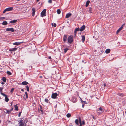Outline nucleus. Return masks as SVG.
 <instances>
[{"instance_id":"32","label":"nucleus","mask_w":126,"mask_h":126,"mask_svg":"<svg viewBox=\"0 0 126 126\" xmlns=\"http://www.w3.org/2000/svg\"><path fill=\"white\" fill-rule=\"evenodd\" d=\"M71 114L70 113H67L66 114V116L68 118L70 117H71Z\"/></svg>"},{"instance_id":"13","label":"nucleus","mask_w":126,"mask_h":126,"mask_svg":"<svg viewBox=\"0 0 126 126\" xmlns=\"http://www.w3.org/2000/svg\"><path fill=\"white\" fill-rule=\"evenodd\" d=\"M71 14L70 13H68L65 16V18H68L71 15Z\"/></svg>"},{"instance_id":"42","label":"nucleus","mask_w":126,"mask_h":126,"mask_svg":"<svg viewBox=\"0 0 126 126\" xmlns=\"http://www.w3.org/2000/svg\"><path fill=\"white\" fill-rule=\"evenodd\" d=\"M3 89V88L2 87H0V92H2V90Z\"/></svg>"},{"instance_id":"5","label":"nucleus","mask_w":126,"mask_h":126,"mask_svg":"<svg viewBox=\"0 0 126 126\" xmlns=\"http://www.w3.org/2000/svg\"><path fill=\"white\" fill-rule=\"evenodd\" d=\"M6 30L7 31H10L12 32H14L15 31V30L14 28H7L6 29Z\"/></svg>"},{"instance_id":"2","label":"nucleus","mask_w":126,"mask_h":126,"mask_svg":"<svg viewBox=\"0 0 126 126\" xmlns=\"http://www.w3.org/2000/svg\"><path fill=\"white\" fill-rule=\"evenodd\" d=\"M68 42L70 44L73 41V37L72 36H70L68 38Z\"/></svg>"},{"instance_id":"59","label":"nucleus","mask_w":126,"mask_h":126,"mask_svg":"<svg viewBox=\"0 0 126 126\" xmlns=\"http://www.w3.org/2000/svg\"><path fill=\"white\" fill-rule=\"evenodd\" d=\"M40 78H42V76H40Z\"/></svg>"},{"instance_id":"53","label":"nucleus","mask_w":126,"mask_h":126,"mask_svg":"<svg viewBox=\"0 0 126 126\" xmlns=\"http://www.w3.org/2000/svg\"><path fill=\"white\" fill-rule=\"evenodd\" d=\"M40 109H42V106L41 105H40Z\"/></svg>"},{"instance_id":"26","label":"nucleus","mask_w":126,"mask_h":126,"mask_svg":"<svg viewBox=\"0 0 126 126\" xmlns=\"http://www.w3.org/2000/svg\"><path fill=\"white\" fill-rule=\"evenodd\" d=\"M90 2V1L89 0H88L86 2V5H85V6L86 7H87L88 6Z\"/></svg>"},{"instance_id":"55","label":"nucleus","mask_w":126,"mask_h":126,"mask_svg":"<svg viewBox=\"0 0 126 126\" xmlns=\"http://www.w3.org/2000/svg\"><path fill=\"white\" fill-rule=\"evenodd\" d=\"M79 126H82V124H80V125Z\"/></svg>"},{"instance_id":"24","label":"nucleus","mask_w":126,"mask_h":126,"mask_svg":"<svg viewBox=\"0 0 126 126\" xmlns=\"http://www.w3.org/2000/svg\"><path fill=\"white\" fill-rule=\"evenodd\" d=\"M5 100L6 102H8L9 101V99L7 97V95L5 97Z\"/></svg>"},{"instance_id":"27","label":"nucleus","mask_w":126,"mask_h":126,"mask_svg":"<svg viewBox=\"0 0 126 126\" xmlns=\"http://www.w3.org/2000/svg\"><path fill=\"white\" fill-rule=\"evenodd\" d=\"M14 107L15 108V110L17 111H18V109L17 106V105L16 104V105H15Z\"/></svg>"},{"instance_id":"41","label":"nucleus","mask_w":126,"mask_h":126,"mask_svg":"<svg viewBox=\"0 0 126 126\" xmlns=\"http://www.w3.org/2000/svg\"><path fill=\"white\" fill-rule=\"evenodd\" d=\"M14 89L13 88H12L11 89V91H10V92L11 93H12L13 92Z\"/></svg>"},{"instance_id":"8","label":"nucleus","mask_w":126,"mask_h":126,"mask_svg":"<svg viewBox=\"0 0 126 126\" xmlns=\"http://www.w3.org/2000/svg\"><path fill=\"white\" fill-rule=\"evenodd\" d=\"M80 31V29L79 28H78L75 29L74 32V35L75 36H76V35L77 32V31Z\"/></svg>"},{"instance_id":"1","label":"nucleus","mask_w":126,"mask_h":126,"mask_svg":"<svg viewBox=\"0 0 126 126\" xmlns=\"http://www.w3.org/2000/svg\"><path fill=\"white\" fill-rule=\"evenodd\" d=\"M19 123L21 122L22 123V125L24 126H26V123L28 122V120L26 118H20V120L18 121Z\"/></svg>"},{"instance_id":"3","label":"nucleus","mask_w":126,"mask_h":126,"mask_svg":"<svg viewBox=\"0 0 126 126\" xmlns=\"http://www.w3.org/2000/svg\"><path fill=\"white\" fill-rule=\"evenodd\" d=\"M13 9V8L12 7H9L6 9H5L3 11V13H4L6 11H10L12 10Z\"/></svg>"},{"instance_id":"36","label":"nucleus","mask_w":126,"mask_h":126,"mask_svg":"<svg viewBox=\"0 0 126 126\" xmlns=\"http://www.w3.org/2000/svg\"><path fill=\"white\" fill-rule=\"evenodd\" d=\"M68 50V48H65L64 49V52L66 53L67 51Z\"/></svg>"},{"instance_id":"11","label":"nucleus","mask_w":126,"mask_h":126,"mask_svg":"<svg viewBox=\"0 0 126 126\" xmlns=\"http://www.w3.org/2000/svg\"><path fill=\"white\" fill-rule=\"evenodd\" d=\"M35 8H32V15L33 16H34V15L35 13Z\"/></svg>"},{"instance_id":"16","label":"nucleus","mask_w":126,"mask_h":126,"mask_svg":"<svg viewBox=\"0 0 126 126\" xmlns=\"http://www.w3.org/2000/svg\"><path fill=\"white\" fill-rule=\"evenodd\" d=\"M67 35H64L63 38V41L64 42L66 41L67 40Z\"/></svg>"},{"instance_id":"29","label":"nucleus","mask_w":126,"mask_h":126,"mask_svg":"<svg viewBox=\"0 0 126 126\" xmlns=\"http://www.w3.org/2000/svg\"><path fill=\"white\" fill-rule=\"evenodd\" d=\"M2 80L3 82H6V79L5 77H3L2 78Z\"/></svg>"},{"instance_id":"28","label":"nucleus","mask_w":126,"mask_h":126,"mask_svg":"<svg viewBox=\"0 0 126 126\" xmlns=\"http://www.w3.org/2000/svg\"><path fill=\"white\" fill-rule=\"evenodd\" d=\"M79 120L78 119H76L75 120V122L76 124H77V125H79Z\"/></svg>"},{"instance_id":"6","label":"nucleus","mask_w":126,"mask_h":126,"mask_svg":"<svg viewBox=\"0 0 126 126\" xmlns=\"http://www.w3.org/2000/svg\"><path fill=\"white\" fill-rule=\"evenodd\" d=\"M46 9H44L41 13V15L42 16H46Z\"/></svg>"},{"instance_id":"21","label":"nucleus","mask_w":126,"mask_h":126,"mask_svg":"<svg viewBox=\"0 0 126 126\" xmlns=\"http://www.w3.org/2000/svg\"><path fill=\"white\" fill-rule=\"evenodd\" d=\"M82 42L84 43V42L85 39V37L83 35L82 36Z\"/></svg>"},{"instance_id":"37","label":"nucleus","mask_w":126,"mask_h":126,"mask_svg":"<svg viewBox=\"0 0 126 126\" xmlns=\"http://www.w3.org/2000/svg\"><path fill=\"white\" fill-rule=\"evenodd\" d=\"M0 94L2 95L5 97L7 95H6V94H4L3 93H2V92H0Z\"/></svg>"},{"instance_id":"58","label":"nucleus","mask_w":126,"mask_h":126,"mask_svg":"<svg viewBox=\"0 0 126 126\" xmlns=\"http://www.w3.org/2000/svg\"><path fill=\"white\" fill-rule=\"evenodd\" d=\"M82 63H83V62H84V60H82Z\"/></svg>"},{"instance_id":"31","label":"nucleus","mask_w":126,"mask_h":126,"mask_svg":"<svg viewBox=\"0 0 126 126\" xmlns=\"http://www.w3.org/2000/svg\"><path fill=\"white\" fill-rule=\"evenodd\" d=\"M25 94L26 96V98L25 99L26 100V99H27L28 98V94L26 92H25Z\"/></svg>"},{"instance_id":"54","label":"nucleus","mask_w":126,"mask_h":126,"mask_svg":"<svg viewBox=\"0 0 126 126\" xmlns=\"http://www.w3.org/2000/svg\"><path fill=\"white\" fill-rule=\"evenodd\" d=\"M84 104H82V107H84Z\"/></svg>"},{"instance_id":"15","label":"nucleus","mask_w":126,"mask_h":126,"mask_svg":"<svg viewBox=\"0 0 126 126\" xmlns=\"http://www.w3.org/2000/svg\"><path fill=\"white\" fill-rule=\"evenodd\" d=\"M123 29L122 26H121L120 28L118 30H117L116 32V33L118 34L120 31H121Z\"/></svg>"},{"instance_id":"34","label":"nucleus","mask_w":126,"mask_h":126,"mask_svg":"<svg viewBox=\"0 0 126 126\" xmlns=\"http://www.w3.org/2000/svg\"><path fill=\"white\" fill-rule=\"evenodd\" d=\"M7 73L8 75H10L12 74V73H11V72L8 71H7Z\"/></svg>"},{"instance_id":"22","label":"nucleus","mask_w":126,"mask_h":126,"mask_svg":"<svg viewBox=\"0 0 126 126\" xmlns=\"http://www.w3.org/2000/svg\"><path fill=\"white\" fill-rule=\"evenodd\" d=\"M72 100L73 102H75L77 100L76 98L75 97H73L72 98Z\"/></svg>"},{"instance_id":"43","label":"nucleus","mask_w":126,"mask_h":126,"mask_svg":"<svg viewBox=\"0 0 126 126\" xmlns=\"http://www.w3.org/2000/svg\"><path fill=\"white\" fill-rule=\"evenodd\" d=\"M48 2L49 3H52V0H49L48 1Z\"/></svg>"},{"instance_id":"17","label":"nucleus","mask_w":126,"mask_h":126,"mask_svg":"<svg viewBox=\"0 0 126 126\" xmlns=\"http://www.w3.org/2000/svg\"><path fill=\"white\" fill-rule=\"evenodd\" d=\"M98 110L102 112H103L104 111V109L103 108L101 107L98 109Z\"/></svg>"},{"instance_id":"44","label":"nucleus","mask_w":126,"mask_h":126,"mask_svg":"<svg viewBox=\"0 0 126 126\" xmlns=\"http://www.w3.org/2000/svg\"><path fill=\"white\" fill-rule=\"evenodd\" d=\"M21 122L20 123H19V126H24L22 125V123H21Z\"/></svg>"},{"instance_id":"56","label":"nucleus","mask_w":126,"mask_h":126,"mask_svg":"<svg viewBox=\"0 0 126 126\" xmlns=\"http://www.w3.org/2000/svg\"><path fill=\"white\" fill-rule=\"evenodd\" d=\"M48 58L49 59H50L51 58V57L50 56H49L48 57Z\"/></svg>"},{"instance_id":"4","label":"nucleus","mask_w":126,"mask_h":126,"mask_svg":"<svg viewBox=\"0 0 126 126\" xmlns=\"http://www.w3.org/2000/svg\"><path fill=\"white\" fill-rule=\"evenodd\" d=\"M58 96V94L56 93H53L51 95V97L53 99H55Z\"/></svg>"},{"instance_id":"57","label":"nucleus","mask_w":126,"mask_h":126,"mask_svg":"<svg viewBox=\"0 0 126 126\" xmlns=\"http://www.w3.org/2000/svg\"><path fill=\"white\" fill-rule=\"evenodd\" d=\"M40 0H37V1L38 2Z\"/></svg>"},{"instance_id":"23","label":"nucleus","mask_w":126,"mask_h":126,"mask_svg":"<svg viewBox=\"0 0 126 126\" xmlns=\"http://www.w3.org/2000/svg\"><path fill=\"white\" fill-rule=\"evenodd\" d=\"M2 24L3 25H6L7 24V22L6 21H5L2 22Z\"/></svg>"},{"instance_id":"46","label":"nucleus","mask_w":126,"mask_h":126,"mask_svg":"<svg viewBox=\"0 0 126 126\" xmlns=\"http://www.w3.org/2000/svg\"><path fill=\"white\" fill-rule=\"evenodd\" d=\"M21 113V112H20L19 113L18 116L19 117L20 116Z\"/></svg>"},{"instance_id":"20","label":"nucleus","mask_w":126,"mask_h":126,"mask_svg":"<svg viewBox=\"0 0 126 126\" xmlns=\"http://www.w3.org/2000/svg\"><path fill=\"white\" fill-rule=\"evenodd\" d=\"M21 84L22 85H26L28 84V83L27 81H24L22 82L21 83Z\"/></svg>"},{"instance_id":"9","label":"nucleus","mask_w":126,"mask_h":126,"mask_svg":"<svg viewBox=\"0 0 126 126\" xmlns=\"http://www.w3.org/2000/svg\"><path fill=\"white\" fill-rule=\"evenodd\" d=\"M85 25H83L81 27L80 29V31L81 32L83 31L85 29Z\"/></svg>"},{"instance_id":"35","label":"nucleus","mask_w":126,"mask_h":126,"mask_svg":"<svg viewBox=\"0 0 126 126\" xmlns=\"http://www.w3.org/2000/svg\"><path fill=\"white\" fill-rule=\"evenodd\" d=\"M92 8L91 7L89 8V12L90 13H92Z\"/></svg>"},{"instance_id":"60","label":"nucleus","mask_w":126,"mask_h":126,"mask_svg":"<svg viewBox=\"0 0 126 126\" xmlns=\"http://www.w3.org/2000/svg\"><path fill=\"white\" fill-rule=\"evenodd\" d=\"M69 126H73L72 125H70Z\"/></svg>"},{"instance_id":"25","label":"nucleus","mask_w":126,"mask_h":126,"mask_svg":"<svg viewBox=\"0 0 126 126\" xmlns=\"http://www.w3.org/2000/svg\"><path fill=\"white\" fill-rule=\"evenodd\" d=\"M110 51V49H107L105 51V52L106 53H109Z\"/></svg>"},{"instance_id":"49","label":"nucleus","mask_w":126,"mask_h":126,"mask_svg":"<svg viewBox=\"0 0 126 126\" xmlns=\"http://www.w3.org/2000/svg\"><path fill=\"white\" fill-rule=\"evenodd\" d=\"M40 111L41 112H42V113H43V110H42V109H40Z\"/></svg>"},{"instance_id":"19","label":"nucleus","mask_w":126,"mask_h":126,"mask_svg":"<svg viewBox=\"0 0 126 126\" xmlns=\"http://www.w3.org/2000/svg\"><path fill=\"white\" fill-rule=\"evenodd\" d=\"M117 95L120 96H125L124 94L121 93H118Z\"/></svg>"},{"instance_id":"18","label":"nucleus","mask_w":126,"mask_h":126,"mask_svg":"<svg viewBox=\"0 0 126 126\" xmlns=\"http://www.w3.org/2000/svg\"><path fill=\"white\" fill-rule=\"evenodd\" d=\"M17 21L16 20H13L11 21H10V23H16Z\"/></svg>"},{"instance_id":"38","label":"nucleus","mask_w":126,"mask_h":126,"mask_svg":"<svg viewBox=\"0 0 126 126\" xmlns=\"http://www.w3.org/2000/svg\"><path fill=\"white\" fill-rule=\"evenodd\" d=\"M79 124H82L81 123V118H79Z\"/></svg>"},{"instance_id":"12","label":"nucleus","mask_w":126,"mask_h":126,"mask_svg":"<svg viewBox=\"0 0 126 126\" xmlns=\"http://www.w3.org/2000/svg\"><path fill=\"white\" fill-rule=\"evenodd\" d=\"M17 48H10L9 49V51H15L17 50Z\"/></svg>"},{"instance_id":"62","label":"nucleus","mask_w":126,"mask_h":126,"mask_svg":"<svg viewBox=\"0 0 126 126\" xmlns=\"http://www.w3.org/2000/svg\"><path fill=\"white\" fill-rule=\"evenodd\" d=\"M93 118L94 119V117H93Z\"/></svg>"},{"instance_id":"14","label":"nucleus","mask_w":126,"mask_h":126,"mask_svg":"<svg viewBox=\"0 0 126 126\" xmlns=\"http://www.w3.org/2000/svg\"><path fill=\"white\" fill-rule=\"evenodd\" d=\"M98 109L97 110V112L98 115L101 114L103 112L101 111H100Z\"/></svg>"},{"instance_id":"39","label":"nucleus","mask_w":126,"mask_h":126,"mask_svg":"<svg viewBox=\"0 0 126 126\" xmlns=\"http://www.w3.org/2000/svg\"><path fill=\"white\" fill-rule=\"evenodd\" d=\"M26 87L27 91L28 92L29 91V87L28 86V85L26 86Z\"/></svg>"},{"instance_id":"10","label":"nucleus","mask_w":126,"mask_h":126,"mask_svg":"<svg viewBox=\"0 0 126 126\" xmlns=\"http://www.w3.org/2000/svg\"><path fill=\"white\" fill-rule=\"evenodd\" d=\"M6 110V112H5V113L6 114L8 113L9 114L13 110V108H12L11 109L8 110Z\"/></svg>"},{"instance_id":"7","label":"nucleus","mask_w":126,"mask_h":126,"mask_svg":"<svg viewBox=\"0 0 126 126\" xmlns=\"http://www.w3.org/2000/svg\"><path fill=\"white\" fill-rule=\"evenodd\" d=\"M23 42H16L13 43V45H15L18 46L20 45L21 44L23 43Z\"/></svg>"},{"instance_id":"50","label":"nucleus","mask_w":126,"mask_h":126,"mask_svg":"<svg viewBox=\"0 0 126 126\" xmlns=\"http://www.w3.org/2000/svg\"><path fill=\"white\" fill-rule=\"evenodd\" d=\"M104 87H105L106 86V85L105 83H104Z\"/></svg>"},{"instance_id":"30","label":"nucleus","mask_w":126,"mask_h":126,"mask_svg":"<svg viewBox=\"0 0 126 126\" xmlns=\"http://www.w3.org/2000/svg\"><path fill=\"white\" fill-rule=\"evenodd\" d=\"M57 14H60L61 11L60 9H58L57 10Z\"/></svg>"},{"instance_id":"45","label":"nucleus","mask_w":126,"mask_h":126,"mask_svg":"<svg viewBox=\"0 0 126 126\" xmlns=\"http://www.w3.org/2000/svg\"><path fill=\"white\" fill-rule=\"evenodd\" d=\"M81 102H83L84 104H87V103L86 102V101H82V100H81Z\"/></svg>"},{"instance_id":"52","label":"nucleus","mask_w":126,"mask_h":126,"mask_svg":"<svg viewBox=\"0 0 126 126\" xmlns=\"http://www.w3.org/2000/svg\"><path fill=\"white\" fill-rule=\"evenodd\" d=\"M21 91L22 92H24V89H21Z\"/></svg>"},{"instance_id":"47","label":"nucleus","mask_w":126,"mask_h":126,"mask_svg":"<svg viewBox=\"0 0 126 126\" xmlns=\"http://www.w3.org/2000/svg\"><path fill=\"white\" fill-rule=\"evenodd\" d=\"M5 18V17H2L0 18V19H3Z\"/></svg>"},{"instance_id":"48","label":"nucleus","mask_w":126,"mask_h":126,"mask_svg":"<svg viewBox=\"0 0 126 126\" xmlns=\"http://www.w3.org/2000/svg\"><path fill=\"white\" fill-rule=\"evenodd\" d=\"M85 124V122L84 121H83L82 122V124L83 125H84Z\"/></svg>"},{"instance_id":"51","label":"nucleus","mask_w":126,"mask_h":126,"mask_svg":"<svg viewBox=\"0 0 126 126\" xmlns=\"http://www.w3.org/2000/svg\"><path fill=\"white\" fill-rule=\"evenodd\" d=\"M125 25V24H123L122 25V26H122V28H123V26H124Z\"/></svg>"},{"instance_id":"61","label":"nucleus","mask_w":126,"mask_h":126,"mask_svg":"<svg viewBox=\"0 0 126 126\" xmlns=\"http://www.w3.org/2000/svg\"><path fill=\"white\" fill-rule=\"evenodd\" d=\"M1 84H3V82H2V83H1Z\"/></svg>"},{"instance_id":"33","label":"nucleus","mask_w":126,"mask_h":126,"mask_svg":"<svg viewBox=\"0 0 126 126\" xmlns=\"http://www.w3.org/2000/svg\"><path fill=\"white\" fill-rule=\"evenodd\" d=\"M51 25L52 26H54V27H55L56 26V24L55 23H52Z\"/></svg>"},{"instance_id":"40","label":"nucleus","mask_w":126,"mask_h":126,"mask_svg":"<svg viewBox=\"0 0 126 126\" xmlns=\"http://www.w3.org/2000/svg\"><path fill=\"white\" fill-rule=\"evenodd\" d=\"M45 102L48 103V100L46 98L45 99Z\"/></svg>"}]
</instances>
